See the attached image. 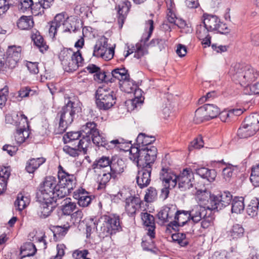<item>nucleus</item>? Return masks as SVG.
<instances>
[{"instance_id":"obj_17","label":"nucleus","mask_w":259,"mask_h":259,"mask_svg":"<svg viewBox=\"0 0 259 259\" xmlns=\"http://www.w3.org/2000/svg\"><path fill=\"white\" fill-rule=\"evenodd\" d=\"M141 201L139 197L130 196L125 199V210L127 215L135 218L137 210L141 207Z\"/></svg>"},{"instance_id":"obj_5","label":"nucleus","mask_w":259,"mask_h":259,"mask_svg":"<svg viewBox=\"0 0 259 259\" xmlns=\"http://www.w3.org/2000/svg\"><path fill=\"white\" fill-rule=\"evenodd\" d=\"M116 99L114 91L107 87H100L96 92V104L100 110L107 111L112 108Z\"/></svg>"},{"instance_id":"obj_64","label":"nucleus","mask_w":259,"mask_h":259,"mask_svg":"<svg viewBox=\"0 0 259 259\" xmlns=\"http://www.w3.org/2000/svg\"><path fill=\"white\" fill-rule=\"evenodd\" d=\"M220 118L223 122H228L232 118V113L230 110H225L219 114Z\"/></svg>"},{"instance_id":"obj_63","label":"nucleus","mask_w":259,"mask_h":259,"mask_svg":"<svg viewBox=\"0 0 259 259\" xmlns=\"http://www.w3.org/2000/svg\"><path fill=\"white\" fill-rule=\"evenodd\" d=\"M38 63L28 62L26 63V67L30 73L33 74H36L39 72V69L38 67Z\"/></svg>"},{"instance_id":"obj_21","label":"nucleus","mask_w":259,"mask_h":259,"mask_svg":"<svg viewBox=\"0 0 259 259\" xmlns=\"http://www.w3.org/2000/svg\"><path fill=\"white\" fill-rule=\"evenodd\" d=\"M190 220H191L189 211L177 209L174 221L171 222V227L175 229L178 227H183Z\"/></svg>"},{"instance_id":"obj_26","label":"nucleus","mask_w":259,"mask_h":259,"mask_svg":"<svg viewBox=\"0 0 259 259\" xmlns=\"http://www.w3.org/2000/svg\"><path fill=\"white\" fill-rule=\"evenodd\" d=\"M125 164L123 160L120 158H113L110 165V172L116 179L120 176L124 170Z\"/></svg>"},{"instance_id":"obj_59","label":"nucleus","mask_w":259,"mask_h":259,"mask_svg":"<svg viewBox=\"0 0 259 259\" xmlns=\"http://www.w3.org/2000/svg\"><path fill=\"white\" fill-rule=\"evenodd\" d=\"M210 31L205 27V25L203 23L197 26L196 33L198 38H203L206 36L209 35L208 32Z\"/></svg>"},{"instance_id":"obj_49","label":"nucleus","mask_w":259,"mask_h":259,"mask_svg":"<svg viewBox=\"0 0 259 259\" xmlns=\"http://www.w3.org/2000/svg\"><path fill=\"white\" fill-rule=\"evenodd\" d=\"M94 79L95 80L98 82H111L112 80L110 77V72H105L104 70L100 69L97 74L94 75Z\"/></svg>"},{"instance_id":"obj_7","label":"nucleus","mask_w":259,"mask_h":259,"mask_svg":"<svg viewBox=\"0 0 259 259\" xmlns=\"http://www.w3.org/2000/svg\"><path fill=\"white\" fill-rule=\"evenodd\" d=\"M110 75L112 78L111 82H113L116 80L122 82L120 84L123 88H126L124 89L125 92L130 93L136 90L137 85L134 81L131 79L128 71L125 68H115L110 72Z\"/></svg>"},{"instance_id":"obj_53","label":"nucleus","mask_w":259,"mask_h":259,"mask_svg":"<svg viewBox=\"0 0 259 259\" xmlns=\"http://www.w3.org/2000/svg\"><path fill=\"white\" fill-rule=\"evenodd\" d=\"M94 144L98 147L102 146L105 148V145H107V140L104 137V134L103 133L100 134L99 131L98 132L96 135H93L91 138Z\"/></svg>"},{"instance_id":"obj_62","label":"nucleus","mask_w":259,"mask_h":259,"mask_svg":"<svg viewBox=\"0 0 259 259\" xmlns=\"http://www.w3.org/2000/svg\"><path fill=\"white\" fill-rule=\"evenodd\" d=\"M89 252L87 249L81 250L77 249L73 251L72 256L74 259H83L86 255H89Z\"/></svg>"},{"instance_id":"obj_45","label":"nucleus","mask_w":259,"mask_h":259,"mask_svg":"<svg viewBox=\"0 0 259 259\" xmlns=\"http://www.w3.org/2000/svg\"><path fill=\"white\" fill-rule=\"evenodd\" d=\"M29 203V199L27 197H25L21 193L18 194L16 200L14 202V205L19 211L23 210Z\"/></svg>"},{"instance_id":"obj_8","label":"nucleus","mask_w":259,"mask_h":259,"mask_svg":"<svg viewBox=\"0 0 259 259\" xmlns=\"http://www.w3.org/2000/svg\"><path fill=\"white\" fill-rule=\"evenodd\" d=\"M58 184V181L55 177H47L39 186L36 193V198H39L41 201L51 198H55L54 192Z\"/></svg>"},{"instance_id":"obj_31","label":"nucleus","mask_w":259,"mask_h":259,"mask_svg":"<svg viewBox=\"0 0 259 259\" xmlns=\"http://www.w3.org/2000/svg\"><path fill=\"white\" fill-rule=\"evenodd\" d=\"M36 248L33 243L29 242L24 243L21 247L20 258L33 255L36 252Z\"/></svg>"},{"instance_id":"obj_34","label":"nucleus","mask_w":259,"mask_h":259,"mask_svg":"<svg viewBox=\"0 0 259 259\" xmlns=\"http://www.w3.org/2000/svg\"><path fill=\"white\" fill-rule=\"evenodd\" d=\"M175 177L177 175L171 173L168 168H162L160 172V179L163 184H170L172 186V181H174Z\"/></svg>"},{"instance_id":"obj_43","label":"nucleus","mask_w":259,"mask_h":259,"mask_svg":"<svg viewBox=\"0 0 259 259\" xmlns=\"http://www.w3.org/2000/svg\"><path fill=\"white\" fill-rule=\"evenodd\" d=\"M109 48L107 40L104 39L103 42L101 41L95 46L93 55L101 57Z\"/></svg>"},{"instance_id":"obj_36","label":"nucleus","mask_w":259,"mask_h":259,"mask_svg":"<svg viewBox=\"0 0 259 259\" xmlns=\"http://www.w3.org/2000/svg\"><path fill=\"white\" fill-rule=\"evenodd\" d=\"M76 208V203L72 202L70 198H66L62 202L61 210L64 215H70Z\"/></svg>"},{"instance_id":"obj_6","label":"nucleus","mask_w":259,"mask_h":259,"mask_svg":"<svg viewBox=\"0 0 259 259\" xmlns=\"http://www.w3.org/2000/svg\"><path fill=\"white\" fill-rule=\"evenodd\" d=\"M20 47L9 46L6 52V57H0V72L4 73L7 69L15 68L21 58Z\"/></svg>"},{"instance_id":"obj_9","label":"nucleus","mask_w":259,"mask_h":259,"mask_svg":"<svg viewBox=\"0 0 259 259\" xmlns=\"http://www.w3.org/2000/svg\"><path fill=\"white\" fill-rule=\"evenodd\" d=\"M203 22L210 32L217 31L223 34H227L230 32V30L227 25L222 22L220 19L215 15H207L204 16Z\"/></svg>"},{"instance_id":"obj_2","label":"nucleus","mask_w":259,"mask_h":259,"mask_svg":"<svg viewBox=\"0 0 259 259\" xmlns=\"http://www.w3.org/2000/svg\"><path fill=\"white\" fill-rule=\"evenodd\" d=\"M77 104L69 99L67 103L58 110L55 119V121L58 124L57 134L64 133L73 121L76 114L81 111V108Z\"/></svg>"},{"instance_id":"obj_13","label":"nucleus","mask_w":259,"mask_h":259,"mask_svg":"<svg viewBox=\"0 0 259 259\" xmlns=\"http://www.w3.org/2000/svg\"><path fill=\"white\" fill-rule=\"evenodd\" d=\"M177 207L176 205L169 204L161 208L157 214L158 219L162 224L169 223L168 226L171 227V222L176 215Z\"/></svg>"},{"instance_id":"obj_48","label":"nucleus","mask_w":259,"mask_h":259,"mask_svg":"<svg viewBox=\"0 0 259 259\" xmlns=\"http://www.w3.org/2000/svg\"><path fill=\"white\" fill-rule=\"evenodd\" d=\"M255 132L251 128L244 126V123L242 122L241 126L238 130L237 134L240 138H247L253 136Z\"/></svg>"},{"instance_id":"obj_44","label":"nucleus","mask_w":259,"mask_h":259,"mask_svg":"<svg viewBox=\"0 0 259 259\" xmlns=\"http://www.w3.org/2000/svg\"><path fill=\"white\" fill-rule=\"evenodd\" d=\"M111 179H116L110 171L107 172L103 171L102 174L99 175L97 180L100 188L102 189L105 188L106 184Z\"/></svg>"},{"instance_id":"obj_37","label":"nucleus","mask_w":259,"mask_h":259,"mask_svg":"<svg viewBox=\"0 0 259 259\" xmlns=\"http://www.w3.org/2000/svg\"><path fill=\"white\" fill-rule=\"evenodd\" d=\"M32 39L33 40L34 45L39 48L40 51L44 53L48 49V46L46 44L44 41V38L40 33L37 31L33 33L31 35Z\"/></svg>"},{"instance_id":"obj_38","label":"nucleus","mask_w":259,"mask_h":259,"mask_svg":"<svg viewBox=\"0 0 259 259\" xmlns=\"http://www.w3.org/2000/svg\"><path fill=\"white\" fill-rule=\"evenodd\" d=\"M154 22L152 20H149L146 22V27H149L148 32L144 33L141 37L140 43L142 44V46L147 48V45L154 29Z\"/></svg>"},{"instance_id":"obj_42","label":"nucleus","mask_w":259,"mask_h":259,"mask_svg":"<svg viewBox=\"0 0 259 259\" xmlns=\"http://www.w3.org/2000/svg\"><path fill=\"white\" fill-rule=\"evenodd\" d=\"M10 175V172L5 167L0 170V194L6 189L7 180Z\"/></svg>"},{"instance_id":"obj_40","label":"nucleus","mask_w":259,"mask_h":259,"mask_svg":"<svg viewBox=\"0 0 259 259\" xmlns=\"http://www.w3.org/2000/svg\"><path fill=\"white\" fill-rule=\"evenodd\" d=\"M244 230L243 228L239 224L233 225L231 230L228 232V236L230 239L240 238L243 236Z\"/></svg>"},{"instance_id":"obj_58","label":"nucleus","mask_w":259,"mask_h":259,"mask_svg":"<svg viewBox=\"0 0 259 259\" xmlns=\"http://www.w3.org/2000/svg\"><path fill=\"white\" fill-rule=\"evenodd\" d=\"M136 50L135 52L134 57L140 59L145 54L148 53L147 49L143 47L142 44L137 43L136 45Z\"/></svg>"},{"instance_id":"obj_11","label":"nucleus","mask_w":259,"mask_h":259,"mask_svg":"<svg viewBox=\"0 0 259 259\" xmlns=\"http://www.w3.org/2000/svg\"><path fill=\"white\" fill-rule=\"evenodd\" d=\"M137 163L138 167L141 169L138 171L136 180L137 183L140 188H143L149 185L151 181V174L152 170L151 165L153 163L143 162V164Z\"/></svg>"},{"instance_id":"obj_27","label":"nucleus","mask_w":259,"mask_h":259,"mask_svg":"<svg viewBox=\"0 0 259 259\" xmlns=\"http://www.w3.org/2000/svg\"><path fill=\"white\" fill-rule=\"evenodd\" d=\"M195 171L198 175L209 182L214 181L217 176V172L214 169H209L205 167L197 168Z\"/></svg>"},{"instance_id":"obj_32","label":"nucleus","mask_w":259,"mask_h":259,"mask_svg":"<svg viewBox=\"0 0 259 259\" xmlns=\"http://www.w3.org/2000/svg\"><path fill=\"white\" fill-rule=\"evenodd\" d=\"M70 225L68 224L64 225L63 226H55L51 229L53 233L54 239L56 240L62 239L67 234Z\"/></svg>"},{"instance_id":"obj_22","label":"nucleus","mask_w":259,"mask_h":259,"mask_svg":"<svg viewBox=\"0 0 259 259\" xmlns=\"http://www.w3.org/2000/svg\"><path fill=\"white\" fill-rule=\"evenodd\" d=\"M73 197L77 200L78 204L82 207L88 206L91 203L92 196L83 189H78L73 193Z\"/></svg>"},{"instance_id":"obj_1","label":"nucleus","mask_w":259,"mask_h":259,"mask_svg":"<svg viewBox=\"0 0 259 259\" xmlns=\"http://www.w3.org/2000/svg\"><path fill=\"white\" fill-rule=\"evenodd\" d=\"M153 136L140 133L136 139V146H132L130 159L135 162L143 164V162L154 163L157 156V148L151 144L155 141Z\"/></svg>"},{"instance_id":"obj_50","label":"nucleus","mask_w":259,"mask_h":259,"mask_svg":"<svg viewBox=\"0 0 259 259\" xmlns=\"http://www.w3.org/2000/svg\"><path fill=\"white\" fill-rule=\"evenodd\" d=\"M75 52H73L72 49L64 48L60 53L59 58L62 65L65 64L66 61H69L72 58Z\"/></svg>"},{"instance_id":"obj_33","label":"nucleus","mask_w":259,"mask_h":259,"mask_svg":"<svg viewBox=\"0 0 259 259\" xmlns=\"http://www.w3.org/2000/svg\"><path fill=\"white\" fill-rule=\"evenodd\" d=\"M244 198L243 197H236L232 199V213L237 214L241 213L244 210Z\"/></svg>"},{"instance_id":"obj_60","label":"nucleus","mask_w":259,"mask_h":259,"mask_svg":"<svg viewBox=\"0 0 259 259\" xmlns=\"http://www.w3.org/2000/svg\"><path fill=\"white\" fill-rule=\"evenodd\" d=\"M31 92H33L28 87H22L18 92V96L16 97L18 100H21L22 98L27 97Z\"/></svg>"},{"instance_id":"obj_10","label":"nucleus","mask_w":259,"mask_h":259,"mask_svg":"<svg viewBox=\"0 0 259 259\" xmlns=\"http://www.w3.org/2000/svg\"><path fill=\"white\" fill-rule=\"evenodd\" d=\"M232 200V195L229 191L221 192L217 196H210L209 205L208 208L221 210L228 206Z\"/></svg>"},{"instance_id":"obj_39","label":"nucleus","mask_w":259,"mask_h":259,"mask_svg":"<svg viewBox=\"0 0 259 259\" xmlns=\"http://www.w3.org/2000/svg\"><path fill=\"white\" fill-rule=\"evenodd\" d=\"M259 199L257 198L252 199L246 208V212L251 218L257 215L258 210Z\"/></svg>"},{"instance_id":"obj_4","label":"nucleus","mask_w":259,"mask_h":259,"mask_svg":"<svg viewBox=\"0 0 259 259\" xmlns=\"http://www.w3.org/2000/svg\"><path fill=\"white\" fill-rule=\"evenodd\" d=\"M177 184L181 191L188 192L193 195L195 194L196 187L194 174L191 168L183 169L177 177H175L174 181H172V187H175Z\"/></svg>"},{"instance_id":"obj_16","label":"nucleus","mask_w":259,"mask_h":259,"mask_svg":"<svg viewBox=\"0 0 259 259\" xmlns=\"http://www.w3.org/2000/svg\"><path fill=\"white\" fill-rule=\"evenodd\" d=\"M204 110L206 112V114L211 119L215 118L220 113V109L215 105L211 104H205L203 107L198 109L195 111L194 121L196 123H199L203 121V119L200 117L201 112Z\"/></svg>"},{"instance_id":"obj_47","label":"nucleus","mask_w":259,"mask_h":259,"mask_svg":"<svg viewBox=\"0 0 259 259\" xmlns=\"http://www.w3.org/2000/svg\"><path fill=\"white\" fill-rule=\"evenodd\" d=\"M72 190L67 188L63 186H60L58 183L54 192L55 203H56L57 198H62L71 192Z\"/></svg>"},{"instance_id":"obj_52","label":"nucleus","mask_w":259,"mask_h":259,"mask_svg":"<svg viewBox=\"0 0 259 259\" xmlns=\"http://www.w3.org/2000/svg\"><path fill=\"white\" fill-rule=\"evenodd\" d=\"M171 237L175 242H177L182 247H185L188 244V241L186 239L185 233L179 232L173 234Z\"/></svg>"},{"instance_id":"obj_57","label":"nucleus","mask_w":259,"mask_h":259,"mask_svg":"<svg viewBox=\"0 0 259 259\" xmlns=\"http://www.w3.org/2000/svg\"><path fill=\"white\" fill-rule=\"evenodd\" d=\"M20 9L23 11L39 9V6L34 4L32 0H22Z\"/></svg>"},{"instance_id":"obj_30","label":"nucleus","mask_w":259,"mask_h":259,"mask_svg":"<svg viewBox=\"0 0 259 259\" xmlns=\"http://www.w3.org/2000/svg\"><path fill=\"white\" fill-rule=\"evenodd\" d=\"M112 160V158H110L109 156H102L96 159L93 162L92 165V169L94 170L95 172H96L97 169L106 167L108 166H110Z\"/></svg>"},{"instance_id":"obj_35","label":"nucleus","mask_w":259,"mask_h":259,"mask_svg":"<svg viewBox=\"0 0 259 259\" xmlns=\"http://www.w3.org/2000/svg\"><path fill=\"white\" fill-rule=\"evenodd\" d=\"M175 177L177 175L171 173L168 168H162L160 172V179L163 184H170L172 186V181H174Z\"/></svg>"},{"instance_id":"obj_12","label":"nucleus","mask_w":259,"mask_h":259,"mask_svg":"<svg viewBox=\"0 0 259 259\" xmlns=\"http://www.w3.org/2000/svg\"><path fill=\"white\" fill-rule=\"evenodd\" d=\"M58 168V183L60 186H63L72 190L76 184L75 176L66 171L61 165H59Z\"/></svg>"},{"instance_id":"obj_51","label":"nucleus","mask_w":259,"mask_h":259,"mask_svg":"<svg viewBox=\"0 0 259 259\" xmlns=\"http://www.w3.org/2000/svg\"><path fill=\"white\" fill-rule=\"evenodd\" d=\"M243 122L244 123V126L251 128L255 133L259 130V124H258L255 118L254 117V115H250L247 117Z\"/></svg>"},{"instance_id":"obj_3","label":"nucleus","mask_w":259,"mask_h":259,"mask_svg":"<svg viewBox=\"0 0 259 259\" xmlns=\"http://www.w3.org/2000/svg\"><path fill=\"white\" fill-rule=\"evenodd\" d=\"M94 224L99 236L103 238L114 234L122 229L119 217L115 214L104 215Z\"/></svg>"},{"instance_id":"obj_56","label":"nucleus","mask_w":259,"mask_h":259,"mask_svg":"<svg viewBox=\"0 0 259 259\" xmlns=\"http://www.w3.org/2000/svg\"><path fill=\"white\" fill-rule=\"evenodd\" d=\"M208 210L209 212L208 214L206 215V217L202 218L201 222V227L204 229L208 228L211 225L214 219L212 214V211L213 210L208 208Z\"/></svg>"},{"instance_id":"obj_55","label":"nucleus","mask_w":259,"mask_h":259,"mask_svg":"<svg viewBox=\"0 0 259 259\" xmlns=\"http://www.w3.org/2000/svg\"><path fill=\"white\" fill-rule=\"evenodd\" d=\"M157 197V192L156 189L153 187H150L147 190L144 199L147 202H151L155 200Z\"/></svg>"},{"instance_id":"obj_54","label":"nucleus","mask_w":259,"mask_h":259,"mask_svg":"<svg viewBox=\"0 0 259 259\" xmlns=\"http://www.w3.org/2000/svg\"><path fill=\"white\" fill-rule=\"evenodd\" d=\"M141 217L144 225L147 227L155 225L154 217L152 214L148 212H142Z\"/></svg>"},{"instance_id":"obj_46","label":"nucleus","mask_w":259,"mask_h":259,"mask_svg":"<svg viewBox=\"0 0 259 259\" xmlns=\"http://www.w3.org/2000/svg\"><path fill=\"white\" fill-rule=\"evenodd\" d=\"M28 135L25 125H23L17 130L15 135V140L18 144H21L25 141L26 138L28 137Z\"/></svg>"},{"instance_id":"obj_41","label":"nucleus","mask_w":259,"mask_h":259,"mask_svg":"<svg viewBox=\"0 0 259 259\" xmlns=\"http://www.w3.org/2000/svg\"><path fill=\"white\" fill-rule=\"evenodd\" d=\"M17 24L19 28L26 30L32 27L33 21L30 16H23L18 20Z\"/></svg>"},{"instance_id":"obj_29","label":"nucleus","mask_w":259,"mask_h":259,"mask_svg":"<svg viewBox=\"0 0 259 259\" xmlns=\"http://www.w3.org/2000/svg\"><path fill=\"white\" fill-rule=\"evenodd\" d=\"M81 132H68L63 137V141L65 144H68L73 146L74 145L78 144L81 139Z\"/></svg>"},{"instance_id":"obj_19","label":"nucleus","mask_w":259,"mask_h":259,"mask_svg":"<svg viewBox=\"0 0 259 259\" xmlns=\"http://www.w3.org/2000/svg\"><path fill=\"white\" fill-rule=\"evenodd\" d=\"M99 130L97 128V124L94 122H88L83 125L81 128V133L82 138L89 143V146L91 144V138L93 135H96Z\"/></svg>"},{"instance_id":"obj_14","label":"nucleus","mask_w":259,"mask_h":259,"mask_svg":"<svg viewBox=\"0 0 259 259\" xmlns=\"http://www.w3.org/2000/svg\"><path fill=\"white\" fill-rule=\"evenodd\" d=\"M37 201L40 203L37 210V214L42 219L48 217L52 212L56 206L55 199L51 198L48 200H40L39 198H36Z\"/></svg>"},{"instance_id":"obj_18","label":"nucleus","mask_w":259,"mask_h":259,"mask_svg":"<svg viewBox=\"0 0 259 259\" xmlns=\"http://www.w3.org/2000/svg\"><path fill=\"white\" fill-rule=\"evenodd\" d=\"M83 59L79 51L75 53V55L65 62L62 66L66 72H71L76 70L79 67L82 66Z\"/></svg>"},{"instance_id":"obj_15","label":"nucleus","mask_w":259,"mask_h":259,"mask_svg":"<svg viewBox=\"0 0 259 259\" xmlns=\"http://www.w3.org/2000/svg\"><path fill=\"white\" fill-rule=\"evenodd\" d=\"M89 143L85 140H81L78 142V144L72 146L68 144L64 146L63 151L72 157H76L79 155V152H82L84 154H87Z\"/></svg>"},{"instance_id":"obj_25","label":"nucleus","mask_w":259,"mask_h":259,"mask_svg":"<svg viewBox=\"0 0 259 259\" xmlns=\"http://www.w3.org/2000/svg\"><path fill=\"white\" fill-rule=\"evenodd\" d=\"M131 7V3L127 1L120 3L116 9H117L118 22L119 27L122 28Z\"/></svg>"},{"instance_id":"obj_24","label":"nucleus","mask_w":259,"mask_h":259,"mask_svg":"<svg viewBox=\"0 0 259 259\" xmlns=\"http://www.w3.org/2000/svg\"><path fill=\"white\" fill-rule=\"evenodd\" d=\"M246 65L240 63L232 64L229 72L232 79L241 83V77L243 76L244 70Z\"/></svg>"},{"instance_id":"obj_28","label":"nucleus","mask_w":259,"mask_h":259,"mask_svg":"<svg viewBox=\"0 0 259 259\" xmlns=\"http://www.w3.org/2000/svg\"><path fill=\"white\" fill-rule=\"evenodd\" d=\"M45 161L44 157L31 158L26 162L25 169L28 173H33Z\"/></svg>"},{"instance_id":"obj_23","label":"nucleus","mask_w":259,"mask_h":259,"mask_svg":"<svg viewBox=\"0 0 259 259\" xmlns=\"http://www.w3.org/2000/svg\"><path fill=\"white\" fill-rule=\"evenodd\" d=\"M257 71L251 66L246 65L244 68L243 76L241 77V85L247 87L257 78Z\"/></svg>"},{"instance_id":"obj_61","label":"nucleus","mask_w":259,"mask_h":259,"mask_svg":"<svg viewBox=\"0 0 259 259\" xmlns=\"http://www.w3.org/2000/svg\"><path fill=\"white\" fill-rule=\"evenodd\" d=\"M8 95V90L4 88L0 90V108H2L6 104Z\"/></svg>"},{"instance_id":"obj_20","label":"nucleus","mask_w":259,"mask_h":259,"mask_svg":"<svg viewBox=\"0 0 259 259\" xmlns=\"http://www.w3.org/2000/svg\"><path fill=\"white\" fill-rule=\"evenodd\" d=\"M189 211L191 220L195 223H198L209 213L208 206L205 207L201 205H194Z\"/></svg>"}]
</instances>
